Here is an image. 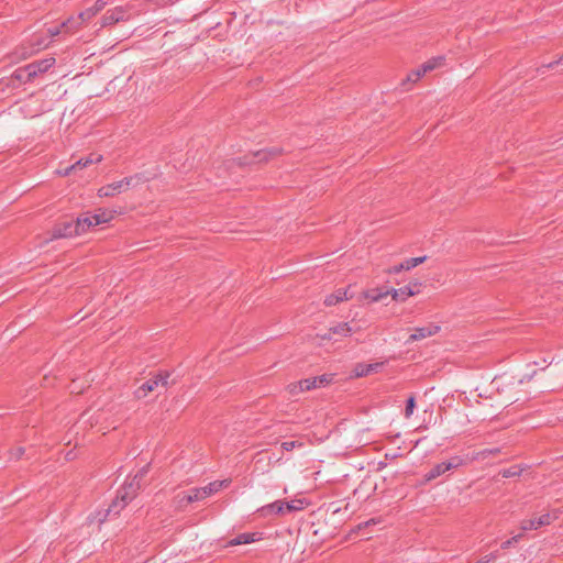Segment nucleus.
<instances>
[{"instance_id": "f257e3e1", "label": "nucleus", "mask_w": 563, "mask_h": 563, "mask_svg": "<svg viewBox=\"0 0 563 563\" xmlns=\"http://www.w3.org/2000/svg\"><path fill=\"white\" fill-rule=\"evenodd\" d=\"M147 468L143 467L139 473L133 477V479L125 484L117 495V499L109 507V512L119 514V511L128 505L137 494L141 488V479L146 474Z\"/></svg>"}, {"instance_id": "f03ea898", "label": "nucleus", "mask_w": 563, "mask_h": 563, "mask_svg": "<svg viewBox=\"0 0 563 563\" xmlns=\"http://www.w3.org/2000/svg\"><path fill=\"white\" fill-rule=\"evenodd\" d=\"M228 484V481H216L205 487L194 488L189 494H184L181 497L178 495L179 504L184 505L202 500L208 496L219 492L221 488L227 487Z\"/></svg>"}, {"instance_id": "7ed1b4c3", "label": "nucleus", "mask_w": 563, "mask_h": 563, "mask_svg": "<svg viewBox=\"0 0 563 563\" xmlns=\"http://www.w3.org/2000/svg\"><path fill=\"white\" fill-rule=\"evenodd\" d=\"M559 510H553L536 518L525 519L520 522V529L522 531H530L537 530L543 526H549L559 518Z\"/></svg>"}, {"instance_id": "20e7f679", "label": "nucleus", "mask_w": 563, "mask_h": 563, "mask_svg": "<svg viewBox=\"0 0 563 563\" xmlns=\"http://www.w3.org/2000/svg\"><path fill=\"white\" fill-rule=\"evenodd\" d=\"M168 373H159L153 378H150L143 383L134 393L137 399H142L147 396L148 393L155 390L158 386L166 387L168 384Z\"/></svg>"}, {"instance_id": "39448f33", "label": "nucleus", "mask_w": 563, "mask_h": 563, "mask_svg": "<svg viewBox=\"0 0 563 563\" xmlns=\"http://www.w3.org/2000/svg\"><path fill=\"white\" fill-rule=\"evenodd\" d=\"M140 176H130L125 177L122 180L114 181L110 185L103 186L98 190L99 197H113L117 194L121 192L123 189L134 186V181L139 180Z\"/></svg>"}, {"instance_id": "423d86ee", "label": "nucleus", "mask_w": 563, "mask_h": 563, "mask_svg": "<svg viewBox=\"0 0 563 563\" xmlns=\"http://www.w3.org/2000/svg\"><path fill=\"white\" fill-rule=\"evenodd\" d=\"M79 227L80 224H77L76 221H65L59 224H57L53 231V238L60 239V238H70L74 235H79Z\"/></svg>"}, {"instance_id": "0eeeda50", "label": "nucleus", "mask_w": 563, "mask_h": 563, "mask_svg": "<svg viewBox=\"0 0 563 563\" xmlns=\"http://www.w3.org/2000/svg\"><path fill=\"white\" fill-rule=\"evenodd\" d=\"M440 329H441L440 325H437L433 323H430V324H428L426 327H421V328H415L413 333L409 335V338L406 341V344H410L415 341H420V340L427 339L429 336H432V335L437 334L440 331Z\"/></svg>"}, {"instance_id": "6e6552de", "label": "nucleus", "mask_w": 563, "mask_h": 563, "mask_svg": "<svg viewBox=\"0 0 563 563\" xmlns=\"http://www.w3.org/2000/svg\"><path fill=\"white\" fill-rule=\"evenodd\" d=\"M54 64H55L54 57H48V58L35 60L31 64H27L26 70L30 71V74L27 76H33L35 78L37 75L47 71Z\"/></svg>"}, {"instance_id": "1a4fd4ad", "label": "nucleus", "mask_w": 563, "mask_h": 563, "mask_svg": "<svg viewBox=\"0 0 563 563\" xmlns=\"http://www.w3.org/2000/svg\"><path fill=\"white\" fill-rule=\"evenodd\" d=\"M126 10L123 7H117L113 10H109L102 16L101 26H109L120 21L125 20Z\"/></svg>"}, {"instance_id": "9d476101", "label": "nucleus", "mask_w": 563, "mask_h": 563, "mask_svg": "<svg viewBox=\"0 0 563 563\" xmlns=\"http://www.w3.org/2000/svg\"><path fill=\"white\" fill-rule=\"evenodd\" d=\"M424 260H426V256L408 258L400 264H395V265L390 266L387 272L389 274H398L405 269L409 271V269L416 267L417 265L421 264Z\"/></svg>"}, {"instance_id": "9b49d317", "label": "nucleus", "mask_w": 563, "mask_h": 563, "mask_svg": "<svg viewBox=\"0 0 563 563\" xmlns=\"http://www.w3.org/2000/svg\"><path fill=\"white\" fill-rule=\"evenodd\" d=\"M102 159L101 155L91 154L87 158L78 159L75 164L65 169V175H69L73 170L81 169L88 165L99 163Z\"/></svg>"}, {"instance_id": "f8f14e48", "label": "nucleus", "mask_w": 563, "mask_h": 563, "mask_svg": "<svg viewBox=\"0 0 563 563\" xmlns=\"http://www.w3.org/2000/svg\"><path fill=\"white\" fill-rule=\"evenodd\" d=\"M383 365V362L373 364L358 363L355 365L353 373L355 377H364L373 372H377Z\"/></svg>"}, {"instance_id": "ddd939ff", "label": "nucleus", "mask_w": 563, "mask_h": 563, "mask_svg": "<svg viewBox=\"0 0 563 563\" xmlns=\"http://www.w3.org/2000/svg\"><path fill=\"white\" fill-rule=\"evenodd\" d=\"M106 1L97 0L91 8H88L85 11L80 12L79 18H81V21L87 22L90 19H92L97 13H99L106 7Z\"/></svg>"}, {"instance_id": "4468645a", "label": "nucleus", "mask_w": 563, "mask_h": 563, "mask_svg": "<svg viewBox=\"0 0 563 563\" xmlns=\"http://www.w3.org/2000/svg\"><path fill=\"white\" fill-rule=\"evenodd\" d=\"M260 533L256 532H245L236 536L232 539L229 544L230 545H240V544H249L260 540Z\"/></svg>"}, {"instance_id": "2eb2a0df", "label": "nucleus", "mask_w": 563, "mask_h": 563, "mask_svg": "<svg viewBox=\"0 0 563 563\" xmlns=\"http://www.w3.org/2000/svg\"><path fill=\"white\" fill-rule=\"evenodd\" d=\"M262 516H267L269 514H285V501L277 500L266 506H263L258 509Z\"/></svg>"}, {"instance_id": "dca6fc26", "label": "nucleus", "mask_w": 563, "mask_h": 563, "mask_svg": "<svg viewBox=\"0 0 563 563\" xmlns=\"http://www.w3.org/2000/svg\"><path fill=\"white\" fill-rule=\"evenodd\" d=\"M289 387H290V393L295 394L298 390L305 391V390H311L313 388H317L318 384H317V379L313 377V378L302 379L298 384L290 385Z\"/></svg>"}, {"instance_id": "f3484780", "label": "nucleus", "mask_w": 563, "mask_h": 563, "mask_svg": "<svg viewBox=\"0 0 563 563\" xmlns=\"http://www.w3.org/2000/svg\"><path fill=\"white\" fill-rule=\"evenodd\" d=\"M351 296L347 295L346 289H338L334 294L327 296L324 299L325 306H334L343 300L350 299Z\"/></svg>"}, {"instance_id": "a211bd4d", "label": "nucleus", "mask_w": 563, "mask_h": 563, "mask_svg": "<svg viewBox=\"0 0 563 563\" xmlns=\"http://www.w3.org/2000/svg\"><path fill=\"white\" fill-rule=\"evenodd\" d=\"M351 333H352V328L349 325V323H340V324L331 328L327 334L322 335V339L330 340L332 338V334L347 336Z\"/></svg>"}, {"instance_id": "6ab92c4d", "label": "nucleus", "mask_w": 563, "mask_h": 563, "mask_svg": "<svg viewBox=\"0 0 563 563\" xmlns=\"http://www.w3.org/2000/svg\"><path fill=\"white\" fill-rule=\"evenodd\" d=\"M86 21H81V18H79V14L77 16H71L65 22L62 23V29L66 33H74L77 31Z\"/></svg>"}, {"instance_id": "aec40b11", "label": "nucleus", "mask_w": 563, "mask_h": 563, "mask_svg": "<svg viewBox=\"0 0 563 563\" xmlns=\"http://www.w3.org/2000/svg\"><path fill=\"white\" fill-rule=\"evenodd\" d=\"M92 221H93V219L90 213H85L77 218L76 222H77V224H80V227H79L80 234L86 232L91 227L96 225Z\"/></svg>"}, {"instance_id": "412c9836", "label": "nucleus", "mask_w": 563, "mask_h": 563, "mask_svg": "<svg viewBox=\"0 0 563 563\" xmlns=\"http://www.w3.org/2000/svg\"><path fill=\"white\" fill-rule=\"evenodd\" d=\"M444 64L443 56L433 57L422 64V73H429L435 68L441 67Z\"/></svg>"}, {"instance_id": "4be33fe9", "label": "nucleus", "mask_w": 563, "mask_h": 563, "mask_svg": "<svg viewBox=\"0 0 563 563\" xmlns=\"http://www.w3.org/2000/svg\"><path fill=\"white\" fill-rule=\"evenodd\" d=\"M29 74H30V71L26 70V66L20 67V68L15 69L13 71L12 78L14 80H18V81L23 82V84L30 82V81H32L34 79V77L33 76H26Z\"/></svg>"}, {"instance_id": "5701e85b", "label": "nucleus", "mask_w": 563, "mask_h": 563, "mask_svg": "<svg viewBox=\"0 0 563 563\" xmlns=\"http://www.w3.org/2000/svg\"><path fill=\"white\" fill-rule=\"evenodd\" d=\"M278 151L276 148H272L269 151L262 150L254 154V158H256V162H266L269 159V157L277 155Z\"/></svg>"}, {"instance_id": "b1692460", "label": "nucleus", "mask_w": 563, "mask_h": 563, "mask_svg": "<svg viewBox=\"0 0 563 563\" xmlns=\"http://www.w3.org/2000/svg\"><path fill=\"white\" fill-rule=\"evenodd\" d=\"M444 468L442 463L437 464L433 466L427 474H426V481L430 482L439 477L440 475L444 474Z\"/></svg>"}, {"instance_id": "393cba45", "label": "nucleus", "mask_w": 563, "mask_h": 563, "mask_svg": "<svg viewBox=\"0 0 563 563\" xmlns=\"http://www.w3.org/2000/svg\"><path fill=\"white\" fill-rule=\"evenodd\" d=\"M303 509V501L301 499H296L291 501H285V512H292Z\"/></svg>"}, {"instance_id": "a878e982", "label": "nucleus", "mask_w": 563, "mask_h": 563, "mask_svg": "<svg viewBox=\"0 0 563 563\" xmlns=\"http://www.w3.org/2000/svg\"><path fill=\"white\" fill-rule=\"evenodd\" d=\"M522 472V468H520L518 465L510 466L508 468H505L500 472L501 476L504 478H510L515 476H519Z\"/></svg>"}, {"instance_id": "bb28decb", "label": "nucleus", "mask_w": 563, "mask_h": 563, "mask_svg": "<svg viewBox=\"0 0 563 563\" xmlns=\"http://www.w3.org/2000/svg\"><path fill=\"white\" fill-rule=\"evenodd\" d=\"M92 216V219H93V223L96 225L98 224H101V223H106L108 221H110V219L112 218V216L108 212H100V213H95V214H91Z\"/></svg>"}, {"instance_id": "cd10ccee", "label": "nucleus", "mask_w": 563, "mask_h": 563, "mask_svg": "<svg viewBox=\"0 0 563 563\" xmlns=\"http://www.w3.org/2000/svg\"><path fill=\"white\" fill-rule=\"evenodd\" d=\"M415 407H416L415 397L410 396L406 402V408H405V417L406 418H409L413 413Z\"/></svg>"}, {"instance_id": "c85d7f7f", "label": "nucleus", "mask_w": 563, "mask_h": 563, "mask_svg": "<svg viewBox=\"0 0 563 563\" xmlns=\"http://www.w3.org/2000/svg\"><path fill=\"white\" fill-rule=\"evenodd\" d=\"M521 538H522L521 533L514 536L512 538L504 541L500 547L504 550L509 549L512 544L517 543Z\"/></svg>"}, {"instance_id": "c756f323", "label": "nucleus", "mask_w": 563, "mask_h": 563, "mask_svg": "<svg viewBox=\"0 0 563 563\" xmlns=\"http://www.w3.org/2000/svg\"><path fill=\"white\" fill-rule=\"evenodd\" d=\"M314 378L317 379L318 387L325 386L331 382V376L329 375H321Z\"/></svg>"}, {"instance_id": "7c9ffc66", "label": "nucleus", "mask_w": 563, "mask_h": 563, "mask_svg": "<svg viewBox=\"0 0 563 563\" xmlns=\"http://www.w3.org/2000/svg\"><path fill=\"white\" fill-rule=\"evenodd\" d=\"M413 294H415V290L409 288L408 292H406V296H411ZM404 295H405V292L402 290H401V294H399L398 291H394L393 299H395V300L401 299L402 300L405 298Z\"/></svg>"}, {"instance_id": "2f4dec72", "label": "nucleus", "mask_w": 563, "mask_h": 563, "mask_svg": "<svg viewBox=\"0 0 563 563\" xmlns=\"http://www.w3.org/2000/svg\"><path fill=\"white\" fill-rule=\"evenodd\" d=\"M12 456L15 459V460H19L22 457V455L24 454V448L22 446H19L16 449H14L12 452H11Z\"/></svg>"}, {"instance_id": "473e14b6", "label": "nucleus", "mask_w": 563, "mask_h": 563, "mask_svg": "<svg viewBox=\"0 0 563 563\" xmlns=\"http://www.w3.org/2000/svg\"><path fill=\"white\" fill-rule=\"evenodd\" d=\"M563 63V56H561L558 60L555 62H552V63H549V64H544L541 66V69H549V68H552L554 67V65H561Z\"/></svg>"}, {"instance_id": "72a5a7b5", "label": "nucleus", "mask_w": 563, "mask_h": 563, "mask_svg": "<svg viewBox=\"0 0 563 563\" xmlns=\"http://www.w3.org/2000/svg\"><path fill=\"white\" fill-rule=\"evenodd\" d=\"M452 464H454V467L457 468L459 466L463 465L464 461L461 456H453L449 460Z\"/></svg>"}, {"instance_id": "f704fd0d", "label": "nucleus", "mask_w": 563, "mask_h": 563, "mask_svg": "<svg viewBox=\"0 0 563 563\" xmlns=\"http://www.w3.org/2000/svg\"><path fill=\"white\" fill-rule=\"evenodd\" d=\"M295 446H296V442H295V441H286V442H283V443H282V448H283L285 451H290V450H292Z\"/></svg>"}, {"instance_id": "c9c22d12", "label": "nucleus", "mask_w": 563, "mask_h": 563, "mask_svg": "<svg viewBox=\"0 0 563 563\" xmlns=\"http://www.w3.org/2000/svg\"><path fill=\"white\" fill-rule=\"evenodd\" d=\"M420 78H416V71H411L408 74L407 78H406V81L402 82V85H405L407 81L408 82H416L418 81Z\"/></svg>"}, {"instance_id": "e433bc0d", "label": "nucleus", "mask_w": 563, "mask_h": 563, "mask_svg": "<svg viewBox=\"0 0 563 563\" xmlns=\"http://www.w3.org/2000/svg\"><path fill=\"white\" fill-rule=\"evenodd\" d=\"M387 295H388V291H386V292H384V294H383V292H379V294H376V295H371L369 297H371V299H372L373 301H378V300L383 299V298H384L385 296H387Z\"/></svg>"}, {"instance_id": "4c0bfd02", "label": "nucleus", "mask_w": 563, "mask_h": 563, "mask_svg": "<svg viewBox=\"0 0 563 563\" xmlns=\"http://www.w3.org/2000/svg\"><path fill=\"white\" fill-rule=\"evenodd\" d=\"M442 465H443V468H444V472L446 473L448 471H451V470H454V464H452L450 461L448 462H442Z\"/></svg>"}, {"instance_id": "58836bf2", "label": "nucleus", "mask_w": 563, "mask_h": 563, "mask_svg": "<svg viewBox=\"0 0 563 563\" xmlns=\"http://www.w3.org/2000/svg\"><path fill=\"white\" fill-rule=\"evenodd\" d=\"M48 32H49L51 36L54 37L60 33V29L59 27H49Z\"/></svg>"}, {"instance_id": "ea45409f", "label": "nucleus", "mask_w": 563, "mask_h": 563, "mask_svg": "<svg viewBox=\"0 0 563 563\" xmlns=\"http://www.w3.org/2000/svg\"><path fill=\"white\" fill-rule=\"evenodd\" d=\"M416 71V78H421L426 73H422V65L413 69Z\"/></svg>"}, {"instance_id": "a19ab883", "label": "nucleus", "mask_w": 563, "mask_h": 563, "mask_svg": "<svg viewBox=\"0 0 563 563\" xmlns=\"http://www.w3.org/2000/svg\"><path fill=\"white\" fill-rule=\"evenodd\" d=\"M543 364L548 365V364H551V361L548 362L545 358L543 360Z\"/></svg>"}, {"instance_id": "79ce46f5", "label": "nucleus", "mask_w": 563, "mask_h": 563, "mask_svg": "<svg viewBox=\"0 0 563 563\" xmlns=\"http://www.w3.org/2000/svg\"><path fill=\"white\" fill-rule=\"evenodd\" d=\"M412 285H413V287H415V288H417L420 284L415 283V284H412Z\"/></svg>"}]
</instances>
